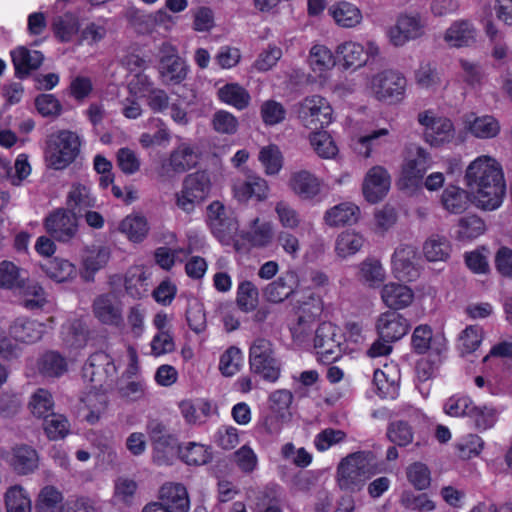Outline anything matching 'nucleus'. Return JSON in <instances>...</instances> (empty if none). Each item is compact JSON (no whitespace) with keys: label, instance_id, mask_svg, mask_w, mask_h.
<instances>
[{"label":"nucleus","instance_id":"33","mask_svg":"<svg viewBox=\"0 0 512 512\" xmlns=\"http://www.w3.org/2000/svg\"><path fill=\"white\" fill-rule=\"evenodd\" d=\"M440 203L447 212L461 214L472 203L470 191L468 192L459 186L449 185L443 190Z\"/></svg>","mask_w":512,"mask_h":512},{"label":"nucleus","instance_id":"4","mask_svg":"<svg viewBox=\"0 0 512 512\" xmlns=\"http://www.w3.org/2000/svg\"><path fill=\"white\" fill-rule=\"evenodd\" d=\"M431 165V155L424 147L420 145L407 147L397 180L400 189H415L419 187Z\"/></svg>","mask_w":512,"mask_h":512},{"label":"nucleus","instance_id":"20","mask_svg":"<svg viewBox=\"0 0 512 512\" xmlns=\"http://www.w3.org/2000/svg\"><path fill=\"white\" fill-rule=\"evenodd\" d=\"M375 329L382 340L395 342L408 333L410 323L402 314L389 310L381 313L377 317Z\"/></svg>","mask_w":512,"mask_h":512},{"label":"nucleus","instance_id":"1","mask_svg":"<svg viewBox=\"0 0 512 512\" xmlns=\"http://www.w3.org/2000/svg\"><path fill=\"white\" fill-rule=\"evenodd\" d=\"M472 204L485 211L498 209L506 194L501 164L490 155H480L469 163L464 175Z\"/></svg>","mask_w":512,"mask_h":512},{"label":"nucleus","instance_id":"21","mask_svg":"<svg viewBox=\"0 0 512 512\" xmlns=\"http://www.w3.org/2000/svg\"><path fill=\"white\" fill-rule=\"evenodd\" d=\"M412 347L417 353L430 352V356H441L447 349V340L442 332L434 333L430 326L422 324L412 333Z\"/></svg>","mask_w":512,"mask_h":512},{"label":"nucleus","instance_id":"47","mask_svg":"<svg viewBox=\"0 0 512 512\" xmlns=\"http://www.w3.org/2000/svg\"><path fill=\"white\" fill-rule=\"evenodd\" d=\"M42 269L50 279L59 283L68 281L76 275L75 266L62 258L48 260L42 265Z\"/></svg>","mask_w":512,"mask_h":512},{"label":"nucleus","instance_id":"48","mask_svg":"<svg viewBox=\"0 0 512 512\" xmlns=\"http://www.w3.org/2000/svg\"><path fill=\"white\" fill-rule=\"evenodd\" d=\"M485 230V223L480 217L468 215L459 219L456 239L460 241H470L482 235Z\"/></svg>","mask_w":512,"mask_h":512},{"label":"nucleus","instance_id":"23","mask_svg":"<svg viewBox=\"0 0 512 512\" xmlns=\"http://www.w3.org/2000/svg\"><path fill=\"white\" fill-rule=\"evenodd\" d=\"M337 63L335 52L323 44H314L309 50L307 64L314 77L325 83Z\"/></svg>","mask_w":512,"mask_h":512},{"label":"nucleus","instance_id":"52","mask_svg":"<svg viewBox=\"0 0 512 512\" xmlns=\"http://www.w3.org/2000/svg\"><path fill=\"white\" fill-rule=\"evenodd\" d=\"M294 396L290 390L278 389L273 391L269 397V407L273 413L282 420H287L291 416L290 407Z\"/></svg>","mask_w":512,"mask_h":512},{"label":"nucleus","instance_id":"43","mask_svg":"<svg viewBox=\"0 0 512 512\" xmlns=\"http://www.w3.org/2000/svg\"><path fill=\"white\" fill-rule=\"evenodd\" d=\"M63 494L55 486L46 485L39 491L35 509L37 512H61L63 509Z\"/></svg>","mask_w":512,"mask_h":512},{"label":"nucleus","instance_id":"60","mask_svg":"<svg viewBox=\"0 0 512 512\" xmlns=\"http://www.w3.org/2000/svg\"><path fill=\"white\" fill-rule=\"evenodd\" d=\"M415 83L421 89L435 90L441 84L439 73L430 63L421 64L415 71Z\"/></svg>","mask_w":512,"mask_h":512},{"label":"nucleus","instance_id":"2","mask_svg":"<svg viewBox=\"0 0 512 512\" xmlns=\"http://www.w3.org/2000/svg\"><path fill=\"white\" fill-rule=\"evenodd\" d=\"M81 145V138L76 132L60 130L51 134L44 152L46 165L54 170L66 169L79 156Z\"/></svg>","mask_w":512,"mask_h":512},{"label":"nucleus","instance_id":"42","mask_svg":"<svg viewBox=\"0 0 512 512\" xmlns=\"http://www.w3.org/2000/svg\"><path fill=\"white\" fill-rule=\"evenodd\" d=\"M6 512H31L32 501L28 491L21 485L9 487L4 494Z\"/></svg>","mask_w":512,"mask_h":512},{"label":"nucleus","instance_id":"10","mask_svg":"<svg viewBox=\"0 0 512 512\" xmlns=\"http://www.w3.org/2000/svg\"><path fill=\"white\" fill-rule=\"evenodd\" d=\"M298 117L304 127L317 130L333 122V109L326 98L311 95L300 102Z\"/></svg>","mask_w":512,"mask_h":512},{"label":"nucleus","instance_id":"32","mask_svg":"<svg viewBox=\"0 0 512 512\" xmlns=\"http://www.w3.org/2000/svg\"><path fill=\"white\" fill-rule=\"evenodd\" d=\"M9 332L14 341L29 344L42 338L45 333V325L36 320L18 318L10 326Z\"/></svg>","mask_w":512,"mask_h":512},{"label":"nucleus","instance_id":"39","mask_svg":"<svg viewBox=\"0 0 512 512\" xmlns=\"http://www.w3.org/2000/svg\"><path fill=\"white\" fill-rule=\"evenodd\" d=\"M422 253L428 262H446L450 258L451 245L445 236L433 234L423 243Z\"/></svg>","mask_w":512,"mask_h":512},{"label":"nucleus","instance_id":"19","mask_svg":"<svg viewBox=\"0 0 512 512\" xmlns=\"http://www.w3.org/2000/svg\"><path fill=\"white\" fill-rule=\"evenodd\" d=\"M188 67L176 53L174 47L164 43L161 47L159 74L166 85L181 83L187 76Z\"/></svg>","mask_w":512,"mask_h":512},{"label":"nucleus","instance_id":"26","mask_svg":"<svg viewBox=\"0 0 512 512\" xmlns=\"http://www.w3.org/2000/svg\"><path fill=\"white\" fill-rule=\"evenodd\" d=\"M477 30L468 20H455L443 33V40L450 48L470 47L476 42Z\"/></svg>","mask_w":512,"mask_h":512},{"label":"nucleus","instance_id":"62","mask_svg":"<svg viewBox=\"0 0 512 512\" xmlns=\"http://www.w3.org/2000/svg\"><path fill=\"white\" fill-rule=\"evenodd\" d=\"M69 428V422L62 414L51 413L44 422V431L50 440L63 439Z\"/></svg>","mask_w":512,"mask_h":512},{"label":"nucleus","instance_id":"44","mask_svg":"<svg viewBox=\"0 0 512 512\" xmlns=\"http://www.w3.org/2000/svg\"><path fill=\"white\" fill-rule=\"evenodd\" d=\"M61 335L67 347L81 348L87 342V327L80 319L69 320L62 326Z\"/></svg>","mask_w":512,"mask_h":512},{"label":"nucleus","instance_id":"16","mask_svg":"<svg viewBox=\"0 0 512 512\" xmlns=\"http://www.w3.org/2000/svg\"><path fill=\"white\" fill-rule=\"evenodd\" d=\"M44 227L55 240L69 242L78 232V219L75 212L58 209L45 218Z\"/></svg>","mask_w":512,"mask_h":512},{"label":"nucleus","instance_id":"53","mask_svg":"<svg viewBox=\"0 0 512 512\" xmlns=\"http://www.w3.org/2000/svg\"><path fill=\"white\" fill-rule=\"evenodd\" d=\"M258 159L267 175H277L283 167L282 153L274 144L262 147Z\"/></svg>","mask_w":512,"mask_h":512},{"label":"nucleus","instance_id":"58","mask_svg":"<svg viewBox=\"0 0 512 512\" xmlns=\"http://www.w3.org/2000/svg\"><path fill=\"white\" fill-rule=\"evenodd\" d=\"M147 275L140 266L129 269L125 279V288L135 298H141L147 292Z\"/></svg>","mask_w":512,"mask_h":512},{"label":"nucleus","instance_id":"18","mask_svg":"<svg viewBox=\"0 0 512 512\" xmlns=\"http://www.w3.org/2000/svg\"><path fill=\"white\" fill-rule=\"evenodd\" d=\"M0 458L6 461L19 475H29L39 465L37 451L26 444H17L9 449H0Z\"/></svg>","mask_w":512,"mask_h":512},{"label":"nucleus","instance_id":"27","mask_svg":"<svg viewBox=\"0 0 512 512\" xmlns=\"http://www.w3.org/2000/svg\"><path fill=\"white\" fill-rule=\"evenodd\" d=\"M366 244L365 236L355 229L340 232L334 241V253L338 260L345 261L362 251Z\"/></svg>","mask_w":512,"mask_h":512},{"label":"nucleus","instance_id":"64","mask_svg":"<svg viewBox=\"0 0 512 512\" xmlns=\"http://www.w3.org/2000/svg\"><path fill=\"white\" fill-rule=\"evenodd\" d=\"M408 481L417 489L425 490L430 486L431 473L429 468L421 462L410 464L406 469Z\"/></svg>","mask_w":512,"mask_h":512},{"label":"nucleus","instance_id":"11","mask_svg":"<svg viewBox=\"0 0 512 512\" xmlns=\"http://www.w3.org/2000/svg\"><path fill=\"white\" fill-rule=\"evenodd\" d=\"M344 334L342 330L331 322L321 323L314 338V347L318 359L323 363L336 361L342 354Z\"/></svg>","mask_w":512,"mask_h":512},{"label":"nucleus","instance_id":"28","mask_svg":"<svg viewBox=\"0 0 512 512\" xmlns=\"http://www.w3.org/2000/svg\"><path fill=\"white\" fill-rule=\"evenodd\" d=\"M360 217V207L354 202L346 201L327 209L323 220L329 227H342L355 225L360 220Z\"/></svg>","mask_w":512,"mask_h":512},{"label":"nucleus","instance_id":"35","mask_svg":"<svg viewBox=\"0 0 512 512\" xmlns=\"http://www.w3.org/2000/svg\"><path fill=\"white\" fill-rule=\"evenodd\" d=\"M11 57L15 73L20 78L29 75L32 70L39 68L43 61L41 52L29 50L23 46L11 51Z\"/></svg>","mask_w":512,"mask_h":512},{"label":"nucleus","instance_id":"41","mask_svg":"<svg viewBox=\"0 0 512 512\" xmlns=\"http://www.w3.org/2000/svg\"><path fill=\"white\" fill-rule=\"evenodd\" d=\"M96 204V197L91 192V186L82 183L75 182L71 185L70 190L67 194V206L69 210H82L86 208H92Z\"/></svg>","mask_w":512,"mask_h":512},{"label":"nucleus","instance_id":"51","mask_svg":"<svg viewBox=\"0 0 512 512\" xmlns=\"http://www.w3.org/2000/svg\"><path fill=\"white\" fill-rule=\"evenodd\" d=\"M110 259V250L107 247L99 246L85 251L83 256V267L85 277L88 278L96 271L102 269Z\"/></svg>","mask_w":512,"mask_h":512},{"label":"nucleus","instance_id":"24","mask_svg":"<svg viewBox=\"0 0 512 512\" xmlns=\"http://www.w3.org/2000/svg\"><path fill=\"white\" fill-rule=\"evenodd\" d=\"M417 250L411 245H400L392 256V271L396 278L413 280L418 276Z\"/></svg>","mask_w":512,"mask_h":512},{"label":"nucleus","instance_id":"29","mask_svg":"<svg viewBox=\"0 0 512 512\" xmlns=\"http://www.w3.org/2000/svg\"><path fill=\"white\" fill-rule=\"evenodd\" d=\"M380 296L383 303L392 309V311L409 307L415 298L414 291L411 287L396 282H389L383 285Z\"/></svg>","mask_w":512,"mask_h":512},{"label":"nucleus","instance_id":"59","mask_svg":"<svg viewBox=\"0 0 512 512\" xmlns=\"http://www.w3.org/2000/svg\"><path fill=\"white\" fill-rule=\"evenodd\" d=\"M482 340L483 329L478 325H470L460 333L458 347L462 354H469L478 349Z\"/></svg>","mask_w":512,"mask_h":512},{"label":"nucleus","instance_id":"5","mask_svg":"<svg viewBox=\"0 0 512 512\" xmlns=\"http://www.w3.org/2000/svg\"><path fill=\"white\" fill-rule=\"evenodd\" d=\"M417 122L422 127L424 141L431 147L439 148L455 139L452 120L434 109H425L417 114Z\"/></svg>","mask_w":512,"mask_h":512},{"label":"nucleus","instance_id":"49","mask_svg":"<svg viewBox=\"0 0 512 512\" xmlns=\"http://www.w3.org/2000/svg\"><path fill=\"white\" fill-rule=\"evenodd\" d=\"M82 403L85 409L88 411V413L85 415V419L89 423L94 424L105 412L108 399L104 393L91 390L82 398Z\"/></svg>","mask_w":512,"mask_h":512},{"label":"nucleus","instance_id":"55","mask_svg":"<svg viewBox=\"0 0 512 512\" xmlns=\"http://www.w3.org/2000/svg\"><path fill=\"white\" fill-rule=\"evenodd\" d=\"M38 365L40 372L48 377H59L67 371L66 360L54 351L42 355Z\"/></svg>","mask_w":512,"mask_h":512},{"label":"nucleus","instance_id":"56","mask_svg":"<svg viewBox=\"0 0 512 512\" xmlns=\"http://www.w3.org/2000/svg\"><path fill=\"white\" fill-rule=\"evenodd\" d=\"M53 30L61 42H69L80 31L78 19L75 15L66 13L55 19Z\"/></svg>","mask_w":512,"mask_h":512},{"label":"nucleus","instance_id":"31","mask_svg":"<svg viewBox=\"0 0 512 512\" xmlns=\"http://www.w3.org/2000/svg\"><path fill=\"white\" fill-rule=\"evenodd\" d=\"M356 278L369 288L380 287L386 279V270L380 260L367 257L357 265Z\"/></svg>","mask_w":512,"mask_h":512},{"label":"nucleus","instance_id":"63","mask_svg":"<svg viewBox=\"0 0 512 512\" xmlns=\"http://www.w3.org/2000/svg\"><path fill=\"white\" fill-rule=\"evenodd\" d=\"M107 34L105 24L100 22H89L80 31L78 44L95 46L101 42Z\"/></svg>","mask_w":512,"mask_h":512},{"label":"nucleus","instance_id":"8","mask_svg":"<svg viewBox=\"0 0 512 512\" xmlns=\"http://www.w3.org/2000/svg\"><path fill=\"white\" fill-rule=\"evenodd\" d=\"M379 54L380 47L373 40H369L365 44L347 40L335 48L337 63L345 71H356L366 66L369 58H375Z\"/></svg>","mask_w":512,"mask_h":512},{"label":"nucleus","instance_id":"30","mask_svg":"<svg viewBox=\"0 0 512 512\" xmlns=\"http://www.w3.org/2000/svg\"><path fill=\"white\" fill-rule=\"evenodd\" d=\"M400 374L397 365L385 364L384 369H376L373 383L381 398L394 399L398 395Z\"/></svg>","mask_w":512,"mask_h":512},{"label":"nucleus","instance_id":"25","mask_svg":"<svg viewBox=\"0 0 512 512\" xmlns=\"http://www.w3.org/2000/svg\"><path fill=\"white\" fill-rule=\"evenodd\" d=\"M168 512H188L190 500L185 486L180 483H165L159 490V502Z\"/></svg>","mask_w":512,"mask_h":512},{"label":"nucleus","instance_id":"40","mask_svg":"<svg viewBox=\"0 0 512 512\" xmlns=\"http://www.w3.org/2000/svg\"><path fill=\"white\" fill-rule=\"evenodd\" d=\"M199 158V153L196 147L181 143L176 149H174L168 159V164L171 170L175 172H184L194 167Z\"/></svg>","mask_w":512,"mask_h":512},{"label":"nucleus","instance_id":"12","mask_svg":"<svg viewBox=\"0 0 512 512\" xmlns=\"http://www.w3.org/2000/svg\"><path fill=\"white\" fill-rule=\"evenodd\" d=\"M287 186L299 200L312 202L322 196L324 182L313 172L307 169H299L290 173Z\"/></svg>","mask_w":512,"mask_h":512},{"label":"nucleus","instance_id":"37","mask_svg":"<svg viewBox=\"0 0 512 512\" xmlns=\"http://www.w3.org/2000/svg\"><path fill=\"white\" fill-rule=\"evenodd\" d=\"M275 231L274 224L271 221L254 218L250 224L246 234L249 243L256 248H266L270 246L274 240Z\"/></svg>","mask_w":512,"mask_h":512},{"label":"nucleus","instance_id":"15","mask_svg":"<svg viewBox=\"0 0 512 512\" xmlns=\"http://www.w3.org/2000/svg\"><path fill=\"white\" fill-rule=\"evenodd\" d=\"M424 34V24L416 13H403L387 31L390 43L396 47L404 46Z\"/></svg>","mask_w":512,"mask_h":512},{"label":"nucleus","instance_id":"13","mask_svg":"<svg viewBox=\"0 0 512 512\" xmlns=\"http://www.w3.org/2000/svg\"><path fill=\"white\" fill-rule=\"evenodd\" d=\"M391 175L381 165H374L364 174L361 192L364 200L370 204L383 201L391 188Z\"/></svg>","mask_w":512,"mask_h":512},{"label":"nucleus","instance_id":"50","mask_svg":"<svg viewBox=\"0 0 512 512\" xmlns=\"http://www.w3.org/2000/svg\"><path fill=\"white\" fill-rule=\"evenodd\" d=\"M182 460L188 465H204L212 458V452L209 447L190 442L178 449Z\"/></svg>","mask_w":512,"mask_h":512},{"label":"nucleus","instance_id":"34","mask_svg":"<svg viewBox=\"0 0 512 512\" xmlns=\"http://www.w3.org/2000/svg\"><path fill=\"white\" fill-rule=\"evenodd\" d=\"M150 230L148 220L141 214H129L118 225V231L130 242L141 243Z\"/></svg>","mask_w":512,"mask_h":512},{"label":"nucleus","instance_id":"3","mask_svg":"<svg viewBox=\"0 0 512 512\" xmlns=\"http://www.w3.org/2000/svg\"><path fill=\"white\" fill-rule=\"evenodd\" d=\"M407 80L402 73L385 69L370 75L365 89L368 95L385 104H398L406 95Z\"/></svg>","mask_w":512,"mask_h":512},{"label":"nucleus","instance_id":"57","mask_svg":"<svg viewBox=\"0 0 512 512\" xmlns=\"http://www.w3.org/2000/svg\"><path fill=\"white\" fill-rule=\"evenodd\" d=\"M206 222L213 235L222 243L224 241V205L214 201L207 207Z\"/></svg>","mask_w":512,"mask_h":512},{"label":"nucleus","instance_id":"22","mask_svg":"<svg viewBox=\"0 0 512 512\" xmlns=\"http://www.w3.org/2000/svg\"><path fill=\"white\" fill-rule=\"evenodd\" d=\"M116 374V367L111 358L104 352H97L88 359L83 367V376L94 384V388H102Z\"/></svg>","mask_w":512,"mask_h":512},{"label":"nucleus","instance_id":"14","mask_svg":"<svg viewBox=\"0 0 512 512\" xmlns=\"http://www.w3.org/2000/svg\"><path fill=\"white\" fill-rule=\"evenodd\" d=\"M94 317L103 325L123 330L125 328L123 304L114 294L97 296L92 304Z\"/></svg>","mask_w":512,"mask_h":512},{"label":"nucleus","instance_id":"17","mask_svg":"<svg viewBox=\"0 0 512 512\" xmlns=\"http://www.w3.org/2000/svg\"><path fill=\"white\" fill-rule=\"evenodd\" d=\"M462 132L479 140L496 138L501 132L500 121L491 114L478 115L470 112L462 117Z\"/></svg>","mask_w":512,"mask_h":512},{"label":"nucleus","instance_id":"38","mask_svg":"<svg viewBox=\"0 0 512 512\" xmlns=\"http://www.w3.org/2000/svg\"><path fill=\"white\" fill-rule=\"evenodd\" d=\"M181 415L188 424H200L215 412V407L204 399L183 400L179 403Z\"/></svg>","mask_w":512,"mask_h":512},{"label":"nucleus","instance_id":"36","mask_svg":"<svg viewBox=\"0 0 512 512\" xmlns=\"http://www.w3.org/2000/svg\"><path fill=\"white\" fill-rule=\"evenodd\" d=\"M328 13L333 18L336 25L342 28H354L362 22L360 9L346 1L331 5L328 9Z\"/></svg>","mask_w":512,"mask_h":512},{"label":"nucleus","instance_id":"61","mask_svg":"<svg viewBox=\"0 0 512 512\" xmlns=\"http://www.w3.org/2000/svg\"><path fill=\"white\" fill-rule=\"evenodd\" d=\"M260 116L267 126H274L282 123L286 118V109L275 100H266L260 106Z\"/></svg>","mask_w":512,"mask_h":512},{"label":"nucleus","instance_id":"6","mask_svg":"<svg viewBox=\"0 0 512 512\" xmlns=\"http://www.w3.org/2000/svg\"><path fill=\"white\" fill-rule=\"evenodd\" d=\"M371 476L369 462L362 453L348 455L337 467V483L342 490L358 492Z\"/></svg>","mask_w":512,"mask_h":512},{"label":"nucleus","instance_id":"54","mask_svg":"<svg viewBox=\"0 0 512 512\" xmlns=\"http://www.w3.org/2000/svg\"><path fill=\"white\" fill-rule=\"evenodd\" d=\"M279 224L284 229L296 230L300 227L302 219L301 216L290 203L284 200L276 202L274 207Z\"/></svg>","mask_w":512,"mask_h":512},{"label":"nucleus","instance_id":"45","mask_svg":"<svg viewBox=\"0 0 512 512\" xmlns=\"http://www.w3.org/2000/svg\"><path fill=\"white\" fill-rule=\"evenodd\" d=\"M309 142L314 152L322 159H335L339 153L338 146L327 131L312 132L309 135Z\"/></svg>","mask_w":512,"mask_h":512},{"label":"nucleus","instance_id":"46","mask_svg":"<svg viewBox=\"0 0 512 512\" xmlns=\"http://www.w3.org/2000/svg\"><path fill=\"white\" fill-rule=\"evenodd\" d=\"M28 408L33 416L46 419L53 413L54 399L50 391L44 388L36 389L30 396Z\"/></svg>","mask_w":512,"mask_h":512},{"label":"nucleus","instance_id":"7","mask_svg":"<svg viewBox=\"0 0 512 512\" xmlns=\"http://www.w3.org/2000/svg\"><path fill=\"white\" fill-rule=\"evenodd\" d=\"M211 187V178L206 171L188 174L183 180L181 190L175 195L177 207L185 213H192L209 195Z\"/></svg>","mask_w":512,"mask_h":512},{"label":"nucleus","instance_id":"9","mask_svg":"<svg viewBox=\"0 0 512 512\" xmlns=\"http://www.w3.org/2000/svg\"><path fill=\"white\" fill-rule=\"evenodd\" d=\"M251 370L260 375L264 380L275 382L278 380L281 367L275 356L273 344L264 338L256 339L249 352Z\"/></svg>","mask_w":512,"mask_h":512}]
</instances>
